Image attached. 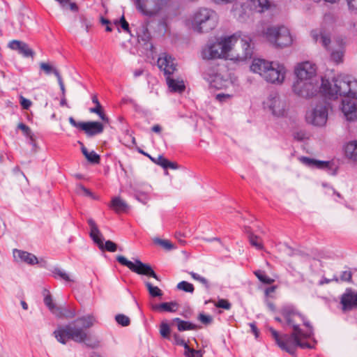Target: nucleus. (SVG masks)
Returning <instances> with one entry per match:
<instances>
[{
    "instance_id": "obj_40",
    "label": "nucleus",
    "mask_w": 357,
    "mask_h": 357,
    "mask_svg": "<svg viewBox=\"0 0 357 357\" xmlns=\"http://www.w3.org/2000/svg\"><path fill=\"white\" fill-rule=\"evenodd\" d=\"M185 355L187 357H202L201 351L191 349L188 344L185 345Z\"/></svg>"
},
{
    "instance_id": "obj_45",
    "label": "nucleus",
    "mask_w": 357,
    "mask_h": 357,
    "mask_svg": "<svg viewBox=\"0 0 357 357\" xmlns=\"http://www.w3.org/2000/svg\"><path fill=\"white\" fill-rule=\"evenodd\" d=\"M160 333L162 337L169 339L170 328L168 324L165 322L161 324Z\"/></svg>"
},
{
    "instance_id": "obj_1",
    "label": "nucleus",
    "mask_w": 357,
    "mask_h": 357,
    "mask_svg": "<svg viewBox=\"0 0 357 357\" xmlns=\"http://www.w3.org/2000/svg\"><path fill=\"white\" fill-rule=\"evenodd\" d=\"M280 312L287 325L292 328V332L290 335H280L274 328H269L278 347L291 355L294 354L298 347L302 349L313 348L310 343L303 341L314 335L313 327L307 318L292 305H284Z\"/></svg>"
},
{
    "instance_id": "obj_29",
    "label": "nucleus",
    "mask_w": 357,
    "mask_h": 357,
    "mask_svg": "<svg viewBox=\"0 0 357 357\" xmlns=\"http://www.w3.org/2000/svg\"><path fill=\"white\" fill-rule=\"evenodd\" d=\"M344 151L347 158L357 160V141L348 143L344 148Z\"/></svg>"
},
{
    "instance_id": "obj_30",
    "label": "nucleus",
    "mask_w": 357,
    "mask_h": 357,
    "mask_svg": "<svg viewBox=\"0 0 357 357\" xmlns=\"http://www.w3.org/2000/svg\"><path fill=\"white\" fill-rule=\"evenodd\" d=\"M173 321L177 323V328L179 331L195 330L197 328V325L183 321L180 318H174Z\"/></svg>"
},
{
    "instance_id": "obj_48",
    "label": "nucleus",
    "mask_w": 357,
    "mask_h": 357,
    "mask_svg": "<svg viewBox=\"0 0 357 357\" xmlns=\"http://www.w3.org/2000/svg\"><path fill=\"white\" fill-rule=\"evenodd\" d=\"M135 196L137 200L142 202L144 204H146V201L148 200L147 195L139 190H135Z\"/></svg>"
},
{
    "instance_id": "obj_19",
    "label": "nucleus",
    "mask_w": 357,
    "mask_h": 357,
    "mask_svg": "<svg viewBox=\"0 0 357 357\" xmlns=\"http://www.w3.org/2000/svg\"><path fill=\"white\" fill-rule=\"evenodd\" d=\"M13 257L18 263L24 262L30 265L38 263V258L33 254L17 249L13 250Z\"/></svg>"
},
{
    "instance_id": "obj_53",
    "label": "nucleus",
    "mask_w": 357,
    "mask_h": 357,
    "mask_svg": "<svg viewBox=\"0 0 357 357\" xmlns=\"http://www.w3.org/2000/svg\"><path fill=\"white\" fill-rule=\"evenodd\" d=\"M167 160V159L165 158L162 155H158L157 158H155V161L153 162L161 166L164 169H166Z\"/></svg>"
},
{
    "instance_id": "obj_51",
    "label": "nucleus",
    "mask_w": 357,
    "mask_h": 357,
    "mask_svg": "<svg viewBox=\"0 0 357 357\" xmlns=\"http://www.w3.org/2000/svg\"><path fill=\"white\" fill-rule=\"evenodd\" d=\"M118 23L120 24L121 27L123 29L124 31H126L127 33L130 32V28H129V24L126 20L124 15H122V17H121V19Z\"/></svg>"
},
{
    "instance_id": "obj_9",
    "label": "nucleus",
    "mask_w": 357,
    "mask_h": 357,
    "mask_svg": "<svg viewBox=\"0 0 357 357\" xmlns=\"http://www.w3.org/2000/svg\"><path fill=\"white\" fill-rule=\"evenodd\" d=\"M305 119L308 123L315 126H324L328 119V107L324 101L318 102L314 107L307 110Z\"/></svg>"
},
{
    "instance_id": "obj_41",
    "label": "nucleus",
    "mask_w": 357,
    "mask_h": 357,
    "mask_svg": "<svg viewBox=\"0 0 357 357\" xmlns=\"http://www.w3.org/2000/svg\"><path fill=\"white\" fill-rule=\"evenodd\" d=\"M44 303L47 305V307L49 308V310L52 312V314H54L55 312L56 309H57V307H59V306H56L53 303L52 296L50 294H47L45 296Z\"/></svg>"
},
{
    "instance_id": "obj_5",
    "label": "nucleus",
    "mask_w": 357,
    "mask_h": 357,
    "mask_svg": "<svg viewBox=\"0 0 357 357\" xmlns=\"http://www.w3.org/2000/svg\"><path fill=\"white\" fill-rule=\"evenodd\" d=\"M217 13L208 8H199L196 10L188 20V25L198 33H208L218 25Z\"/></svg>"
},
{
    "instance_id": "obj_64",
    "label": "nucleus",
    "mask_w": 357,
    "mask_h": 357,
    "mask_svg": "<svg viewBox=\"0 0 357 357\" xmlns=\"http://www.w3.org/2000/svg\"><path fill=\"white\" fill-rule=\"evenodd\" d=\"M153 132L160 133L161 132L162 128L159 125H155L151 128Z\"/></svg>"
},
{
    "instance_id": "obj_15",
    "label": "nucleus",
    "mask_w": 357,
    "mask_h": 357,
    "mask_svg": "<svg viewBox=\"0 0 357 357\" xmlns=\"http://www.w3.org/2000/svg\"><path fill=\"white\" fill-rule=\"evenodd\" d=\"M317 86L312 81L296 80L293 85V91L303 98H310L317 93Z\"/></svg>"
},
{
    "instance_id": "obj_47",
    "label": "nucleus",
    "mask_w": 357,
    "mask_h": 357,
    "mask_svg": "<svg viewBox=\"0 0 357 357\" xmlns=\"http://www.w3.org/2000/svg\"><path fill=\"white\" fill-rule=\"evenodd\" d=\"M215 305L217 307L223 308V309H225V310H229L231 308V303L227 300H225V299H220L215 304Z\"/></svg>"
},
{
    "instance_id": "obj_34",
    "label": "nucleus",
    "mask_w": 357,
    "mask_h": 357,
    "mask_svg": "<svg viewBox=\"0 0 357 357\" xmlns=\"http://www.w3.org/2000/svg\"><path fill=\"white\" fill-rule=\"evenodd\" d=\"M145 285L151 296L158 297L162 296V291L158 287L153 286L149 282H146Z\"/></svg>"
},
{
    "instance_id": "obj_12",
    "label": "nucleus",
    "mask_w": 357,
    "mask_h": 357,
    "mask_svg": "<svg viewBox=\"0 0 357 357\" xmlns=\"http://www.w3.org/2000/svg\"><path fill=\"white\" fill-rule=\"evenodd\" d=\"M165 77L168 89L172 93H182L185 90L183 79L175 72L177 68H161Z\"/></svg>"
},
{
    "instance_id": "obj_38",
    "label": "nucleus",
    "mask_w": 357,
    "mask_h": 357,
    "mask_svg": "<svg viewBox=\"0 0 357 357\" xmlns=\"http://www.w3.org/2000/svg\"><path fill=\"white\" fill-rule=\"evenodd\" d=\"M177 288L179 290H182L185 292L193 293L195 289L194 286L186 281H181L177 284Z\"/></svg>"
},
{
    "instance_id": "obj_21",
    "label": "nucleus",
    "mask_w": 357,
    "mask_h": 357,
    "mask_svg": "<svg viewBox=\"0 0 357 357\" xmlns=\"http://www.w3.org/2000/svg\"><path fill=\"white\" fill-rule=\"evenodd\" d=\"M298 160L302 164L312 168L324 169L330 167V162L328 161L319 160L305 156H301Z\"/></svg>"
},
{
    "instance_id": "obj_63",
    "label": "nucleus",
    "mask_w": 357,
    "mask_h": 357,
    "mask_svg": "<svg viewBox=\"0 0 357 357\" xmlns=\"http://www.w3.org/2000/svg\"><path fill=\"white\" fill-rule=\"evenodd\" d=\"M79 143L82 145V148H81L82 152L83 155L85 156V158H86L88 157V155L90 153V152L88 151L87 149L82 144V143H81V142H79Z\"/></svg>"
},
{
    "instance_id": "obj_14",
    "label": "nucleus",
    "mask_w": 357,
    "mask_h": 357,
    "mask_svg": "<svg viewBox=\"0 0 357 357\" xmlns=\"http://www.w3.org/2000/svg\"><path fill=\"white\" fill-rule=\"evenodd\" d=\"M250 70L269 83L281 84L284 79L285 68H250Z\"/></svg>"
},
{
    "instance_id": "obj_4",
    "label": "nucleus",
    "mask_w": 357,
    "mask_h": 357,
    "mask_svg": "<svg viewBox=\"0 0 357 357\" xmlns=\"http://www.w3.org/2000/svg\"><path fill=\"white\" fill-rule=\"evenodd\" d=\"M321 90L330 98L338 96L357 99V79L350 75H338L329 81L321 78Z\"/></svg>"
},
{
    "instance_id": "obj_39",
    "label": "nucleus",
    "mask_w": 357,
    "mask_h": 357,
    "mask_svg": "<svg viewBox=\"0 0 357 357\" xmlns=\"http://www.w3.org/2000/svg\"><path fill=\"white\" fill-rule=\"evenodd\" d=\"M153 242L155 244L160 245L162 247H163L165 249L168 250H172L174 248V245L169 241H167V240H163V239H160L159 238H155L153 239Z\"/></svg>"
},
{
    "instance_id": "obj_33",
    "label": "nucleus",
    "mask_w": 357,
    "mask_h": 357,
    "mask_svg": "<svg viewBox=\"0 0 357 357\" xmlns=\"http://www.w3.org/2000/svg\"><path fill=\"white\" fill-rule=\"evenodd\" d=\"M52 273L55 278H60L66 282L73 281V280L70 278L68 273L59 268H54V269L52 271Z\"/></svg>"
},
{
    "instance_id": "obj_43",
    "label": "nucleus",
    "mask_w": 357,
    "mask_h": 357,
    "mask_svg": "<svg viewBox=\"0 0 357 357\" xmlns=\"http://www.w3.org/2000/svg\"><path fill=\"white\" fill-rule=\"evenodd\" d=\"M115 320L123 326H128L130 323L129 317L122 314L116 315Z\"/></svg>"
},
{
    "instance_id": "obj_17",
    "label": "nucleus",
    "mask_w": 357,
    "mask_h": 357,
    "mask_svg": "<svg viewBox=\"0 0 357 357\" xmlns=\"http://www.w3.org/2000/svg\"><path fill=\"white\" fill-rule=\"evenodd\" d=\"M340 108L347 121L357 119V104L354 101L342 100Z\"/></svg>"
},
{
    "instance_id": "obj_26",
    "label": "nucleus",
    "mask_w": 357,
    "mask_h": 357,
    "mask_svg": "<svg viewBox=\"0 0 357 357\" xmlns=\"http://www.w3.org/2000/svg\"><path fill=\"white\" fill-rule=\"evenodd\" d=\"M284 67V64L278 61H269L261 58H255L250 67Z\"/></svg>"
},
{
    "instance_id": "obj_60",
    "label": "nucleus",
    "mask_w": 357,
    "mask_h": 357,
    "mask_svg": "<svg viewBox=\"0 0 357 357\" xmlns=\"http://www.w3.org/2000/svg\"><path fill=\"white\" fill-rule=\"evenodd\" d=\"M68 120H69L70 123L73 126H74V127H75V128H80V129H81V124H82V123H83V122H77V121L73 119V117H72V116H70V117L69 118V119H68Z\"/></svg>"
},
{
    "instance_id": "obj_35",
    "label": "nucleus",
    "mask_w": 357,
    "mask_h": 357,
    "mask_svg": "<svg viewBox=\"0 0 357 357\" xmlns=\"http://www.w3.org/2000/svg\"><path fill=\"white\" fill-rule=\"evenodd\" d=\"M256 277L259 279L260 282L266 284H271L274 282V280L268 278L267 275L264 274V273L260 270L256 271L254 272Z\"/></svg>"
},
{
    "instance_id": "obj_58",
    "label": "nucleus",
    "mask_w": 357,
    "mask_h": 357,
    "mask_svg": "<svg viewBox=\"0 0 357 357\" xmlns=\"http://www.w3.org/2000/svg\"><path fill=\"white\" fill-rule=\"evenodd\" d=\"M234 1L235 0H211L212 2L217 5H225L227 3H231Z\"/></svg>"
},
{
    "instance_id": "obj_50",
    "label": "nucleus",
    "mask_w": 357,
    "mask_h": 357,
    "mask_svg": "<svg viewBox=\"0 0 357 357\" xmlns=\"http://www.w3.org/2000/svg\"><path fill=\"white\" fill-rule=\"evenodd\" d=\"M86 159L90 162H92L94 164H98L100 162V156L94 151L90 152V153L88 155V157L86 158Z\"/></svg>"
},
{
    "instance_id": "obj_31",
    "label": "nucleus",
    "mask_w": 357,
    "mask_h": 357,
    "mask_svg": "<svg viewBox=\"0 0 357 357\" xmlns=\"http://www.w3.org/2000/svg\"><path fill=\"white\" fill-rule=\"evenodd\" d=\"M42 69L46 75H50L51 73H54L56 75V77H57V79H58V82H59L61 91L62 92V96H65L66 89H65L63 82L62 80V78H61L59 73L55 68H42Z\"/></svg>"
},
{
    "instance_id": "obj_62",
    "label": "nucleus",
    "mask_w": 357,
    "mask_h": 357,
    "mask_svg": "<svg viewBox=\"0 0 357 357\" xmlns=\"http://www.w3.org/2000/svg\"><path fill=\"white\" fill-rule=\"evenodd\" d=\"M231 96L229 94H224V93H219L216 96V98L222 101L225 98H230Z\"/></svg>"
},
{
    "instance_id": "obj_11",
    "label": "nucleus",
    "mask_w": 357,
    "mask_h": 357,
    "mask_svg": "<svg viewBox=\"0 0 357 357\" xmlns=\"http://www.w3.org/2000/svg\"><path fill=\"white\" fill-rule=\"evenodd\" d=\"M263 106L275 116L284 115L286 103L277 92L271 93L264 101Z\"/></svg>"
},
{
    "instance_id": "obj_7",
    "label": "nucleus",
    "mask_w": 357,
    "mask_h": 357,
    "mask_svg": "<svg viewBox=\"0 0 357 357\" xmlns=\"http://www.w3.org/2000/svg\"><path fill=\"white\" fill-rule=\"evenodd\" d=\"M170 0H133L136 9L143 15L157 16L169 5Z\"/></svg>"
},
{
    "instance_id": "obj_49",
    "label": "nucleus",
    "mask_w": 357,
    "mask_h": 357,
    "mask_svg": "<svg viewBox=\"0 0 357 357\" xmlns=\"http://www.w3.org/2000/svg\"><path fill=\"white\" fill-rule=\"evenodd\" d=\"M198 319L204 324H210L212 321V317L210 315H206L203 313H200L198 317Z\"/></svg>"
},
{
    "instance_id": "obj_6",
    "label": "nucleus",
    "mask_w": 357,
    "mask_h": 357,
    "mask_svg": "<svg viewBox=\"0 0 357 357\" xmlns=\"http://www.w3.org/2000/svg\"><path fill=\"white\" fill-rule=\"evenodd\" d=\"M264 36L274 46L284 47L292 43L293 39L289 29L284 26H272L264 31Z\"/></svg>"
},
{
    "instance_id": "obj_36",
    "label": "nucleus",
    "mask_w": 357,
    "mask_h": 357,
    "mask_svg": "<svg viewBox=\"0 0 357 357\" xmlns=\"http://www.w3.org/2000/svg\"><path fill=\"white\" fill-rule=\"evenodd\" d=\"M249 241L250 243L257 250H262L264 248L259 237L253 234L249 235Z\"/></svg>"
},
{
    "instance_id": "obj_46",
    "label": "nucleus",
    "mask_w": 357,
    "mask_h": 357,
    "mask_svg": "<svg viewBox=\"0 0 357 357\" xmlns=\"http://www.w3.org/2000/svg\"><path fill=\"white\" fill-rule=\"evenodd\" d=\"M17 128L21 130L26 137H29L31 140H33V134L29 126L23 123H20L18 124Z\"/></svg>"
},
{
    "instance_id": "obj_10",
    "label": "nucleus",
    "mask_w": 357,
    "mask_h": 357,
    "mask_svg": "<svg viewBox=\"0 0 357 357\" xmlns=\"http://www.w3.org/2000/svg\"><path fill=\"white\" fill-rule=\"evenodd\" d=\"M116 260L121 265L127 266L130 271L139 275H144L155 278L160 281V278L156 275L152 267L148 264L142 263L139 259H135V262L128 260L124 256L119 255Z\"/></svg>"
},
{
    "instance_id": "obj_22",
    "label": "nucleus",
    "mask_w": 357,
    "mask_h": 357,
    "mask_svg": "<svg viewBox=\"0 0 357 357\" xmlns=\"http://www.w3.org/2000/svg\"><path fill=\"white\" fill-rule=\"evenodd\" d=\"M158 67H176L180 65L174 57L167 53H162L159 56L158 61Z\"/></svg>"
},
{
    "instance_id": "obj_44",
    "label": "nucleus",
    "mask_w": 357,
    "mask_h": 357,
    "mask_svg": "<svg viewBox=\"0 0 357 357\" xmlns=\"http://www.w3.org/2000/svg\"><path fill=\"white\" fill-rule=\"evenodd\" d=\"M343 52L342 50L333 51L331 53V59L335 65H339L342 61Z\"/></svg>"
},
{
    "instance_id": "obj_52",
    "label": "nucleus",
    "mask_w": 357,
    "mask_h": 357,
    "mask_svg": "<svg viewBox=\"0 0 357 357\" xmlns=\"http://www.w3.org/2000/svg\"><path fill=\"white\" fill-rule=\"evenodd\" d=\"M352 273L351 271H344L340 275V280L344 282H351Z\"/></svg>"
},
{
    "instance_id": "obj_24",
    "label": "nucleus",
    "mask_w": 357,
    "mask_h": 357,
    "mask_svg": "<svg viewBox=\"0 0 357 357\" xmlns=\"http://www.w3.org/2000/svg\"><path fill=\"white\" fill-rule=\"evenodd\" d=\"M54 314L58 318L72 319L76 315V311L73 307L59 306Z\"/></svg>"
},
{
    "instance_id": "obj_54",
    "label": "nucleus",
    "mask_w": 357,
    "mask_h": 357,
    "mask_svg": "<svg viewBox=\"0 0 357 357\" xmlns=\"http://www.w3.org/2000/svg\"><path fill=\"white\" fill-rule=\"evenodd\" d=\"M173 337L174 339L175 344H176L178 345H181L185 347V345L188 344L186 342H185V341L182 338H181V337L178 334H176V333L174 334Z\"/></svg>"
},
{
    "instance_id": "obj_23",
    "label": "nucleus",
    "mask_w": 357,
    "mask_h": 357,
    "mask_svg": "<svg viewBox=\"0 0 357 357\" xmlns=\"http://www.w3.org/2000/svg\"><path fill=\"white\" fill-rule=\"evenodd\" d=\"M296 80L312 81V78L316 74V68H295Z\"/></svg>"
},
{
    "instance_id": "obj_3",
    "label": "nucleus",
    "mask_w": 357,
    "mask_h": 357,
    "mask_svg": "<svg viewBox=\"0 0 357 357\" xmlns=\"http://www.w3.org/2000/svg\"><path fill=\"white\" fill-rule=\"evenodd\" d=\"M96 321L92 315L79 317L75 321L65 325L58 326L53 335L58 342L65 344L68 340L76 342H84L88 339L86 329L93 326Z\"/></svg>"
},
{
    "instance_id": "obj_61",
    "label": "nucleus",
    "mask_w": 357,
    "mask_h": 357,
    "mask_svg": "<svg viewBox=\"0 0 357 357\" xmlns=\"http://www.w3.org/2000/svg\"><path fill=\"white\" fill-rule=\"evenodd\" d=\"M78 188L79 190H82L86 196L92 195L91 192L89 189L86 188L84 185H79Z\"/></svg>"
},
{
    "instance_id": "obj_20",
    "label": "nucleus",
    "mask_w": 357,
    "mask_h": 357,
    "mask_svg": "<svg viewBox=\"0 0 357 357\" xmlns=\"http://www.w3.org/2000/svg\"><path fill=\"white\" fill-rule=\"evenodd\" d=\"M81 130H84L89 136L100 134L103 131V126L98 121L83 122L81 124Z\"/></svg>"
},
{
    "instance_id": "obj_56",
    "label": "nucleus",
    "mask_w": 357,
    "mask_h": 357,
    "mask_svg": "<svg viewBox=\"0 0 357 357\" xmlns=\"http://www.w3.org/2000/svg\"><path fill=\"white\" fill-rule=\"evenodd\" d=\"M249 326L251 328L252 333L255 335V337L257 338L259 335V331L255 322L250 323Z\"/></svg>"
},
{
    "instance_id": "obj_42",
    "label": "nucleus",
    "mask_w": 357,
    "mask_h": 357,
    "mask_svg": "<svg viewBox=\"0 0 357 357\" xmlns=\"http://www.w3.org/2000/svg\"><path fill=\"white\" fill-rule=\"evenodd\" d=\"M189 274L191 275V277L202 283L206 289L209 288V283L208 281L204 277L199 275V274L195 273V272H190Z\"/></svg>"
},
{
    "instance_id": "obj_37",
    "label": "nucleus",
    "mask_w": 357,
    "mask_h": 357,
    "mask_svg": "<svg viewBox=\"0 0 357 357\" xmlns=\"http://www.w3.org/2000/svg\"><path fill=\"white\" fill-rule=\"evenodd\" d=\"M90 112L95 113L99 116V117L105 122L108 123L109 119L107 116L104 114V112L102 110V106L101 105H96L95 107L90 108L89 109Z\"/></svg>"
},
{
    "instance_id": "obj_13",
    "label": "nucleus",
    "mask_w": 357,
    "mask_h": 357,
    "mask_svg": "<svg viewBox=\"0 0 357 357\" xmlns=\"http://www.w3.org/2000/svg\"><path fill=\"white\" fill-rule=\"evenodd\" d=\"M87 222L90 227V237L92 238L93 242L98 245V248L101 250H106L109 252H115L117 249L116 244L112 241L108 240L104 245L102 234L95 221L93 219L89 218Z\"/></svg>"
},
{
    "instance_id": "obj_16",
    "label": "nucleus",
    "mask_w": 357,
    "mask_h": 357,
    "mask_svg": "<svg viewBox=\"0 0 357 357\" xmlns=\"http://www.w3.org/2000/svg\"><path fill=\"white\" fill-rule=\"evenodd\" d=\"M340 303L344 311L357 308V291L347 289L341 296Z\"/></svg>"
},
{
    "instance_id": "obj_32",
    "label": "nucleus",
    "mask_w": 357,
    "mask_h": 357,
    "mask_svg": "<svg viewBox=\"0 0 357 357\" xmlns=\"http://www.w3.org/2000/svg\"><path fill=\"white\" fill-rule=\"evenodd\" d=\"M147 26V23L146 24H143L140 29L139 32L138 33L139 41L142 40L144 42L145 44H147L151 38V35L149 32Z\"/></svg>"
},
{
    "instance_id": "obj_28",
    "label": "nucleus",
    "mask_w": 357,
    "mask_h": 357,
    "mask_svg": "<svg viewBox=\"0 0 357 357\" xmlns=\"http://www.w3.org/2000/svg\"><path fill=\"white\" fill-rule=\"evenodd\" d=\"M250 2L252 9L257 13H263L270 7L268 0H250Z\"/></svg>"
},
{
    "instance_id": "obj_59",
    "label": "nucleus",
    "mask_w": 357,
    "mask_h": 357,
    "mask_svg": "<svg viewBox=\"0 0 357 357\" xmlns=\"http://www.w3.org/2000/svg\"><path fill=\"white\" fill-rule=\"evenodd\" d=\"M170 168L172 169H176L178 168V165L176 162H171L168 160H167L166 162V169Z\"/></svg>"
},
{
    "instance_id": "obj_2",
    "label": "nucleus",
    "mask_w": 357,
    "mask_h": 357,
    "mask_svg": "<svg viewBox=\"0 0 357 357\" xmlns=\"http://www.w3.org/2000/svg\"><path fill=\"white\" fill-rule=\"evenodd\" d=\"M202 55L204 59H223L231 61L233 64L243 65L248 59H251L252 50L248 40L238 39L236 35H232L208 43Z\"/></svg>"
},
{
    "instance_id": "obj_18",
    "label": "nucleus",
    "mask_w": 357,
    "mask_h": 357,
    "mask_svg": "<svg viewBox=\"0 0 357 357\" xmlns=\"http://www.w3.org/2000/svg\"><path fill=\"white\" fill-rule=\"evenodd\" d=\"M8 46L10 49L17 51L20 54H22L24 57H33L35 54V52L31 48H30L29 45L21 40H11L9 42Z\"/></svg>"
},
{
    "instance_id": "obj_55",
    "label": "nucleus",
    "mask_w": 357,
    "mask_h": 357,
    "mask_svg": "<svg viewBox=\"0 0 357 357\" xmlns=\"http://www.w3.org/2000/svg\"><path fill=\"white\" fill-rule=\"evenodd\" d=\"M20 104L24 109H27L31 106V102L29 100L26 99L25 98L22 96Z\"/></svg>"
},
{
    "instance_id": "obj_25",
    "label": "nucleus",
    "mask_w": 357,
    "mask_h": 357,
    "mask_svg": "<svg viewBox=\"0 0 357 357\" xmlns=\"http://www.w3.org/2000/svg\"><path fill=\"white\" fill-rule=\"evenodd\" d=\"M109 206L113 208L116 213L125 212L128 208L127 203L119 197H115L112 199Z\"/></svg>"
},
{
    "instance_id": "obj_27",
    "label": "nucleus",
    "mask_w": 357,
    "mask_h": 357,
    "mask_svg": "<svg viewBox=\"0 0 357 357\" xmlns=\"http://www.w3.org/2000/svg\"><path fill=\"white\" fill-rule=\"evenodd\" d=\"M178 308V304L175 301H172L169 303H162L159 305H155L153 306V309L154 310H160L164 312H174Z\"/></svg>"
},
{
    "instance_id": "obj_8",
    "label": "nucleus",
    "mask_w": 357,
    "mask_h": 357,
    "mask_svg": "<svg viewBox=\"0 0 357 357\" xmlns=\"http://www.w3.org/2000/svg\"><path fill=\"white\" fill-rule=\"evenodd\" d=\"M204 79L211 87L217 89L225 88L229 83L233 84L236 81V78L233 79L227 70L224 69L219 72L215 68H208V71L204 75Z\"/></svg>"
},
{
    "instance_id": "obj_57",
    "label": "nucleus",
    "mask_w": 357,
    "mask_h": 357,
    "mask_svg": "<svg viewBox=\"0 0 357 357\" xmlns=\"http://www.w3.org/2000/svg\"><path fill=\"white\" fill-rule=\"evenodd\" d=\"M321 40L323 46L325 47H327L331 42L330 38L326 35L321 36Z\"/></svg>"
}]
</instances>
